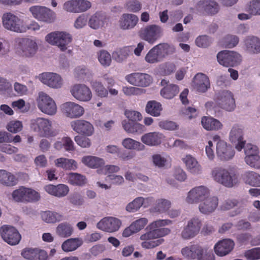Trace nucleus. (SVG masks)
Listing matches in <instances>:
<instances>
[{
  "instance_id": "nucleus-34",
  "label": "nucleus",
  "mask_w": 260,
  "mask_h": 260,
  "mask_svg": "<svg viewBox=\"0 0 260 260\" xmlns=\"http://www.w3.org/2000/svg\"><path fill=\"white\" fill-rule=\"evenodd\" d=\"M244 46L247 51L257 54L260 52V39L253 36L247 37L244 41Z\"/></svg>"
},
{
  "instance_id": "nucleus-1",
  "label": "nucleus",
  "mask_w": 260,
  "mask_h": 260,
  "mask_svg": "<svg viewBox=\"0 0 260 260\" xmlns=\"http://www.w3.org/2000/svg\"><path fill=\"white\" fill-rule=\"evenodd\" d=\"M172 223L169 219H158L149 223L146 227L147 232L141 235V240H154L169 235L171 230L164 228Z\"/></svg>"
},
{
  "instance_id": "nucleus-46",
  "label": "nucleus",
  "mask_w": 260,
  "mask_h": 260,
  "mask_svg": "<svg viewBox=\"0 0 260 260\" xmlns=\"http://www.w3.org/2000/svg\"><path fill=\"white\" fill-rule=\"evenodd\" d=\"M179 91V87L177 85L169 84L160 90V94L164 98L171 99L176 96Z\"/></svg>"
},
{
  "instance_id": "nucleus-2",
  "label": "nucleus",
  "mask_w": 260,
  "mask_h": 260,
  "mask_svg": "<svg viewBox=\"0 0 260 260\" xmlns=\"http://www.w3.org/2000/svg\"><path fill=\"white\" fill-rule=\"evenodd\" d=\"M174 49L167 43H160L152 48L146 54L145 60L149 63H156L162 60L169 54L172 53Z\"/></svg>"
},
{
  "instance_id": "nucleus-48",
  "label": "nucleus",
  "mask_w": 260,
  "mask_h": 260,
  "mask_svg": "<svg viewBox=\"0 0 260 260\" xmlns=\"http://www.w3.org/2000/svg\"><path fill=\"white\" fill-rule=\"evenodd\" d=\"M43 221L47 223H53L62 219V215L58 213L51 211H44L41 213Z\"/></svg>"
},
{
  "instance_id": "nucleus-62",
  "label": "nucleus",
  "mask_w": 260,
  "mask_h": 260,
  "mask_svg": "<svg viewBox=\"0 0 260 260\" xmlns=\"http://www.w3.org/2000/svg\"><path fill=\"white\" fill-rule=\"evenodd\" d=\"M126 8L129 11L136 13L141 9L142 5L138 0H129L126 4Z\"/></svg>"
},
{
  "instance_id": "nucleus-56",
  "label": "nucleus",
  "mask_w": 260,
  "mask_h": 260,
  "mask_svg": "<svg viewBox=\"0 0 260 260\" xmlns=\"http://www.w3.org/2000/svg\"><path fill=\"white\" fill-rule=\"evenodd\" d=\"M246 163L251 167L255 169H260V156L258 154L246 156L245 157Z\"/></svg>"
},
{
  "instance_id": "nucleus-60",
  "label": "nucleus",
  "mask_w": 260,
  "mask_h": 260,
  "mask_svg": "<svg viewBox=\"0 0 260 260\" xmlns=\"http://www.w3.org/2000/svg\"><path fill=\"white\" fill-rule=\"evenodd\" d=\"M129 54V51L128 48L124 47L114 53L113 56L117 61L121 62L127 58Z\"/></svg>"
},
{
  "instance_id": "nucleus-57",
  "label": "nucleus",
  "mask_w": 260,
  "mask_h": 260,
  "mask_svg": "<svg viewBox=\"0 0 260 260\" xmlns=\"http://www.w3.org/2000/svg\"><path fill=\"white\" fill-rule=\"evenodd\" d=\"M239 38L236 36L227 35L223 39V43L225 47L232 48L236 46L239 43Z\"/></svg>"
},
{
  "instance_id": "nucleus-24",
  "label": "nucleus",
  "mask_w": 260,
  "mask_h": 260,
  "mask_svg": "<svg viewBox=\"0 0 260 260\" xmlns=\"http://www.w3.org/2000/svg\"><path fill=\"white\" fill-rule=\"evenodd\" d=\"M40 79L44 84L54 88H60L62 84L61 78L56 73H43L40 75Z\"/></svg>"
},
{
  "instance_id": "nucleus-63",
  "label": "nucleus",
  "mask_w": 260,
  "mask_h": 260,
  "mask_svg": "<svg viewBox=\"0 0 260 260\" xmlns=\"http://www.w3.org/2000/svg\"><path fill=\"white\" fill-rule=\"evenodd\" d=\"M22 127V124L21 121H11L8 124L7 129L11 133H17L21 131Z\"/></svg>"
},
{
  "instance_id": "nucleus-55",
  "label": "nucleus",
  "mask_w": 260,
  "mask_h": 260,
  "mask_svg": "<svg viewBox=\"0 0 260 260\" xmlns=\"http://www.w3.org/2000/svg\"><path fill=\"white\" fill-rule=\"evenodd\" d=\"M92 87L99 96L101 98L107 96L108 91L101 82L97 81H93L92 83Z\"/></svg>"
},
{
  "instance_id": "nucleus-23",
  "label": "nucleus",
  "mask_w": 260,
  "mask_h": 260,
  "mask_svg": "<svg viewBox=\"0 0 260 260\" xmlns=\"http://www.w3.org/2000/svg\"><path fill=\"white\" fill-rule=\"evenodd\" d=\"M243 130L238 125H234L230 133V140L232 143L235 144V148L238 151H241L245 144L243 140Z\"/></svg>"
},
{
  "instance_id": "nucleus-3",
  "label": "nucleus",
  "mask_w": 260,
  "mask_h": 260,
  "mask_svg": "<svg viewBox=\"0 0 260 260\" xmlns=\"http://www.w3.org/2000/svg\"><path fill=\"white\" fill-rule=\"evenodd\" d=\"M30 128L43 137H53L58 134V132L52 129V122L48 119L38 117L31 120Z\"/></svg>"
},
{
  "instance_id": "nucleus-11",
  "label": "nucleus",
  "mask_w": 260,
  "mask_h": 260,
  "mask_svg": "<svg viewBox=\"0 0 260 260\" xmlns=\"http://www.w3.org/2000/svg\"><path fill=\"white\" fill-rule=\"evenodd\" d=\"M37 103L38 108L43 113L49 115L56 113L57 107L54 101L46 93L40 92L39 93Z\"/></svg>"
},
{
  "instance_id": "nucleus-22",
  "label": "nucleus",
  "mask_w": 260,
  "mask_h": 260,
  "mask_svg": "<svg viewBox=\"0 0 260 260\" xmlns=\"http://www.w3.org/2000/svg\"><path fill=\"white\" fill-rule=\"evenodd\" d=\"M199 13L203 15H214L219 11L218 4L211 1H200L196 6Z\"/></svg>"
},
{
  "instance_id": "nucleus-39",
  "label": "nucleus",
  "mask_w": 260,
  "mask_h": 260,
  "mask_svg": "<svg viewBox=\"0 0 260 260\" xmlns=\"http://www.w3.org/2000/svg\"><path fill=\"white\" fill-rule=\"evenodd\" d=\"M54 148L57 150L63 148L66 151L69 152L75 150L73 141L69 137H63L61 140L55 142Z\"/></svg>"
},
{
  "instance_id": "nucleus-21",
  "label": "nucleus",
  "mask_w": 260,
  "mask_h": 260,
  "mask_svg": "<svg viewBox=\"0 0 260 260\" xmlns=\"http://www.w3.org/2000/svg\"><path fill=\"white\" fill-rule=\"evenodd\" d=\"M216 153L221 160H229L233 158L235 151L232 147L224 141H219L216 145Z\"/></svg>"
},
{
  "instance_id": "nucleus-42",
  "label": "nucleus",
  "mask_w": 260,
  "mask_h": 260,
  "mask_svg": "<svg viewBox=\"0 0 260 260\" xmlns=\"http://www.w3.org/2000/svg\"><path fill=\"white\" fill-rule=\"evenodd\" d=\"M82 244V241L81 239L79 238H70L63 242L61 248L65 252H70L75 250Z\"/></svg>"
},
{
  "instance_id": "nucleus-26",
  "label": "nucleus",
  "mask_w": 260,
  "mask_h": 260,
  "mask_svg": "<svg viewBox=\"0 0 260 260\" xmlns=\"http://www.w3.org/2000/svg\"><path fill=\"white\" fill-rule=\"evenodd\" d=\"M22 256L29 260H48V254L39 248H26L21 252Z\"/></svg>"
},
{
  "instance_id": "nucleus-7",
  "label": "nucleus",
  "mask_w": 260,
  "mask_h": 260,
  "mask_svg": "<svg viewBox=\"0 0 260 260\" xmlns=\"http://www.w3.org/2000/svg\"><path fill=\"white\" fill-rule=\"evenodd\" d=\"M217 59L219 64L226 67L237 66L242 61V57L239 53L229 50H223L218 52Z\"/></svg>"
},
{
  "instance_id": "nucleus-9",
  "label": "nucleus",
  "mask_w": 260,
  "mask_h": 260,
  "mask_svg": "<svg viewBox=\"0 0 260 260\" xmlns=\"http://www.w3.org/2000/svg\"><path fill=\"white\" fill-rule=\"evenodd\" d=\"M162 28L157 25L151 24L141 28L139 36L141 39L151 44H154L162 35Z\"/></svg>"
},
{
  "instance_id": "nucleus-19",
  "label": "nucleus",
  "mask_w": 260,
  "mask_h": 260,
  "mask_svg": "<svg viewBox=\"0 0 260 260\" xmlns=\"http://www.w3.org/2000/svg\"><path fill=\"white\" fill-rule=\"evenodd\" d=\"M120 225L119 219L113 217H106L97 223V228L103 231L112 233L118 231Z\"/></svg>"
},
{
  "instance_id": "nucleus-64",
  "label": "nucleus",
  "mask_w": 260,
  "mask_h": 260,
  "mask_svg": "<svg viewBox=\"0 0 260 260\" xmlns=\"http://www.w3.org/2000/svg\"><path fill=\"white\" fill-rule=\"evenodd\" d=\"M148 220L147 218L145 217H142L135 220L131 224L135 230V231L138 233L144 229V228L148 223Z\"/></svg>"
},
{
  "instance_id": "nucleus-14",
  "label": "nucleus",
  "mask_w": 260,
  "mask_h": 260,
  "mask_svg": "<svg viewBox=\"0 0 260 260\" xmlns=\"http://www.w3.org/2000/svg\"><path fill=\"white\" fill-rule=\"evenodd\" d=\"M210 195L209 189L204 186L193 188L188 193L186 201L189 204L201 203Z\"/></svg>"
},
{
  "instance_id": "nucleus-61",
  "label": "nucleus",
  "mask_w": 260,
  "mask_h": 260,
  "mask_svg": "<svg viewBox=\"0 0 260 260\" xmlns=\"http://www.w3.org/2000/svg\"><path fill=\"white\" fill-rule=\"evenodd\" d=\"M239 202L236 199H229L223 201L220 206V209L223 211H226L234 208L238 206Z\"/></svg>"
},
{
  "instance_id": "nucleus-59",
  "label": "nucleus",
  "mask_w": 260,
  "mask_h": 260,
  "mask_svg": "<svg viewBox=\"0 0 260 260\" xmlns=\"http://www.w3.org/2000/svg\"><path fill=\"white\" fill-rule=\"evenodd\" d=\"M245 256L250 260H257L260 259V247L253 248L246 251Z\"/></svg>"
},
{
  "instance_id": "nucleus-44",
  "label": "nucleus",
  "mask_w": 260,
  "mask_h": 260,
  "mask_svg": "<svg viewBox=\"0 0 260 260\" xmlns=\"http://www.w3.org/2000/svg\"><path fill=\"white\" fill-rule=\"evenodd\" d=\"M24 46L22 47V51L26 56H31L34 55L37 50L36 43L29 39H25L22 41Z\"/></svg>"
},
{
  "instance_id": "nucleus-50",
  "label": "nucleus",
  "mask_w": 260,
  "mask_h": 260,
  "mask_svg": "<svg viewBox=\"0 0 260 260\" xmlns=\"http://www.w3.org/2000/svg\"><path fill=\"white\" fill-rule=\"evenodd\" d=\"M122 145L127 149L143 150L145 149V146L143 144L129 138L124 139L122 142Z\"/></svg>"
},
{
  "instance_id": "nucleus-5",
  "label": "nucleus",
  "mask_w": 260,
  "mask_h": 260,
  "mask_svg": "<svg viewBox=\"0 0 260 260\" xmlns=\"http://www.w3.org/2000/svg\"><path fill=\"white\" fill-rule=\"evenodd\" d=\"M2 23L4 28L8 30L19 33L26 31V27L23 25V21L12 13L3 14Z\"/></svg>"
},
{
  "instance_id": "nucleus-58",
  "label": "nucleus",
  "mask_w": 260,
  "mask_h": 260,
  "mask_svg": "<svg viewBox=\"0 0 260 260\" xmlns=\"http://www.w3.org/2000/svg\"><path fill=\"white\" fill-rule=\"evenodd\" d=\"M143 242L141 244L143 248L151 249L157 247L161 244L164 242L163 239H159L156 240H142Z\"/></svg>"
},
{
  "instance_id": "nucleus-31",
  "label": "nucleus",
  "mask_w": 260,
  "mask_h": 260,
  "mask_svg": "<svg viewBox=\"0 0 260 260\" xmlns=\"http://www.w3.org/2000/svg\"><path fill=\"white\" fill-rule=\"evenodd\" d=\"M204 253V248L198 244L186 246L181 249L182 255L187 258L194 259L198 258Z\"/></svg>"
},
{
  "instance_id": "nucleus-25",
  "label": "nucleus",
  "mask_w": 260,
  "mask_h": 260,
  "mask_svg": "<svg viewBox=\"0 0 260 260\" xmlns=\"http://www.w3.org/2000/svg\"><path fill=\"white\" fill-rule=\"evenodd\" d=\"M71 126L77 133L87 136H91L94 132L93 125L88 121L77 120L71 123Z\"/></svg>"
},
{
  "instance_id": "nucleus-35",
  "label": "nucleus",
  "mask_w": 260,
  "mask_h": 260,
  "mask_svg": "<svg viewBox=\"0 0 260 260\" xmlns=\"http://www.w3.org/2000/svg\"><path fill=\"white\" fill-rule=\"evenodd\" d=\"M138 17L133 14H123L119 20V25L123 29L134 28L138 23Z\"/></svg>"
},
{
  "instance_id": "nucleus-32",
  "label": "nucleus",
  "mask_w": 260,
  "mask_h": 260,
  "mask_svg": "<svg viewBox=\"0 0 260 260\" xmlns=\"http://www.w3.org/2000/svg\"><path fill=\"white\" fill-rule=\"evenodd\" d=\"M44 189L49 194L58 198L66 196L69 191V187L62 184L57 185L48 184L44 187Z\"/></svg>"
},
{
  "instance_id": "nucleus-36",
  "label": "nucleus",
  "mask_w": 260,
  "mask_h": 260,
  "mask_svg": "<svg viewBox=\"0 0 260 260\" xmlns=\"http://www.w3.org/2000/svg\"><path fill=\"white\" fill-rule=\"evenodd\" d=\"M201 123L203 127L207 131H218L221 129L222 123L217 119L210 116H204Z\"/></svg>"
},
{
  "instance_id": "nucleus-6",
  "label": "nucleus",
  "mask_w": 260,
  "mask_h": 260,
  "mask_svg": "<svg viewBox=\"0 0 260 260\" xmlns=\"http://www.w3.org/2000/svg\"><path fill=\"white\" fill-rule=\"evenodd\" d=\"M46 41L50 44L56 45L60 50L67 49V45L72 41L70 34L63 31H54L48 34L45 37Z\"/></svg>"
},
{
  "instance_id": "nucleus-20",
  "label": "nucleus",
  "mask_w": 260,
  "mask_h": 260,
  "mask_svg": "<svg viewBox=\"0 0 260 260\" xmlns=\"http://www.w3.org/2000/svg\"><path fill=\"white\" fill-rule=\"evenodd\" d=\"M72 95L77 100L87 102L91 100L92 93L88 87L84 84H76L71 90Z\"/></svg>"
},
{
  "instance_id": "nucleus-15",
  "label": "nucleus",
  "mask_w": 260,
  "mask_h": 260,
  "mask_svg": "<svg viewBox=\"0 0 260 260\" xmlns=\"http://www.w3.org/2000/svg\"><path fill=\"white\" fill-rule=\"evenodd\" d=\"M216 99L219 106L228 111H232L236 107L234 95L230 91L223 90L219 92L216 94Z\"/></svg>"
},
{
  "instance_id": "nucleus-18",
  "label": "nucleus",
  "mask_w": 260,
  "mask_h": 260,
  "mask_svg": "<svg viewBox=\"0 0 260 260\" xmlns=\"http://www.w3.org/2000/svg\"><path fill=\"white\" fill-rule=\"evenodd\" d=\"M61 110L67 117L71 118H78L82 116L84 113L83 107L72 102H68L63 104Z\"/></svg>"
},
{
  "instance_id": "nucleus-41",
  "label": "nucleus",
  "mask_w": 260,
  "mask_h": 260,
  "mask_svg": "<svg viewBox=\"0 0 260 260\" xmlns=\"http://www.w3.org/2000/svg\"><path fill=\"white\" fill-rule=\"evenodd\" d=\"M55 165L66 170H75L77 168V163L72 159L60 157L54 161Z\"/></svg>"
},
{
  "instance_id": "nucleus-16",
  "label": "nucleus",
  "mask_w": 260,
  "mask_h": 260,
  "mask_svg": "<svg viewBox=\"0 0 260 260\" xmlns=\"http://www.w3.org/2000/svg\"><path fill=\"white\" fill-rule=\"evenodd\" d=\"M125 80L134 86L147 87L152 82L153 78L149 74L137 72L126 76Z\"/></svg>"
},
{
  "instance_id": "nucleus-28",
  "label": "nucleus",
  "mask_w": 260,
  "mask_h": 260,
  "mask_svg": "<svg viewBox=\"0 0 260 260\" xmlns=\"http://www.w3.org/2000/svg\"><path fill=\"white\" fill-rule=\"evenodd\" d=\"M193 82L194 88L200 92H205L210 88L208 77L202 73H198L195 75Z\"/></svg>"
},
{
  "instance_id": "nucleus-53",
  "label": "nucleus",
  "mask_w": 260,
  "mask_h": 260,
  "mask_svg": "<svg viewBox=\"0 0 260 260\" xmlns=\"http://www.w3.org/2000/svg\"><path fill=\"white\" fill-rule=\"evenodd\" d=\"M246 11L252 15H260V0L250 1L246 7Z\"/></svg>"
},
{
  "instance_id": "nucleus-4",
  "label": "nucleus",
  "mask_w": 260,
  "mask_h": 260,
  "mask_svg": "<svg viewBox=\"0 0 260 260\" xmlns=\"http://www.w3.org/2000/svg\"><path fill=\"white\" fill-rule=\"evenodd\" d=\"M211 174L215 181L226 187H231L236 183L235 174L223 168H214L212 171Z\"/></svg>"
},
{
  "instance_id": "nucleus-33",
  "label": "nucleus",
  "mask_w": 260,
  "mask_h": 260,
  "mask_svg": "<svg viewBox=\"0 0 260 260\" xmlns=\"http://www.w3.org/2000/svg\"><path fill=\"white\" fill-rule=\"evenodd\" d=\"M152 200V198H136L126 206V210L129 212H135L138 211L143 205L144 207H147L153 201Z\"/></svg>"
},
{
  "instance_id": "nucleus-10",
  "label": "nucleus",
  "mask_w": 260,
  "mask_h": 260,
  "mask_svg": "<svg viewBox=\"0 0 260 260\" xmlns=\"http://www.w3.org/2000/svg\"><path fill=\"white\" fill-rule=\"evenodd\" d=\"M12 197L16 202L27 203L38 201L40 199V195L35 190L21 187L13 192Z\"/></svg>"
},
{
  "instance_id": "nucleus-13",
  "label": "nucleus",
  "mask_w": 260,
  "mask_h": 260,
  "mask_svg": "<svg viewBox=\"0 0 260 260\" xmlns=\"http://www.w3.org/2000/svg\"><path fill=\"white\" fill-rule=\"evenodd\" d=\"M0 234L3 240L11 245H15L20 242L21 236L14 227L8 225H3L0 228Z\"/></svg>"
},
{
  "instance_id": "nucleus-38",
  "label": "nucleus",
  "mask_w": 260,
  "mask_h": 260,
  "mask_svg": "<svg viewBox=\"0 0 260 260\" xmlns=\"http://www.w3.org/2000/svg\"><path fill=\"white\" fill-rule=\"evenodd\" d=\"M244 182L250 186L260 187V175L253 172H245L242 176Z\"/></svg>"
},
{
  "instance_id": "nucleus-43",
  "label": "nucleus",
  "mask_w": 260,
  "mask_h": 260,
  "mask_svg": "<svg viewBox=\"0 0 260 260\" xmlns=\"http://www.w3.org/2000/svg\"><path fill=\"white\" fill-rule=\"evenodd\" d=\"M73 232V226L67 222L59 224L56 229V234L61 238L69 237L72 235Z\"/></svg>"
},
{
  "instance_id": "nucleus-8",
  "label": "nucleus",
  "mask_w": 260,
  "mask_h": 260,
  "mask_svg": "<svg viewBox=\"0 0 260 260\" xmlns=\"http://www.w3.org/2000/svg\"><path fill=\"white\" fill-rule=\"evenodd\" d=\"M29 11L35 18L46 23L53 22L56 18L55 12L44 6H31L29 8Z\"/></svg>"
},
{
  "instance_id": "nucleus-54",
  "label": "nucleus",
  "mask_w": 260,
  "mask_h": 260,
  "mask_svg": "<svg viewBox=\"0 0 260 260\" xmlns=\"http://www.w3.org/2000/svg\"><path fill=\"white\" fill-rule=\"evenodd\" d=\"M98 58L101 64L104 67H108L111 63V55L105 50H101L98 54Z\"/></svg>"
},
{
  "instance_id": "nucleus-45",
  "label": "nucleus",
  "mask_w": 260,
  "mask_h": 260,
  "mask_svg": "<svg viewBox=\"0 0 260 260\" xmlns=\"http://www.w3.org/2000/svg\"><path fill=\"white\" fill-rule=\"evenodd\" d=\"M105 16L100 12H96L92 15L88 21V25L90 27L96 29L103 26Z\"/></svg>"
},
{
  "instance_id": "nucleus-40",
  "label": "nucleus",
  "mask_w": 260,
  "mask_h": 260,
  "mask_svg": "<svg viewBox=\"0 0 260 260\" xmlns=\"http://www.w3.org/2000/svg\"><path fill=\"white\" fill-rule=\"evenodd\" d=\"M0 183L7 186H12L16 184L17 179L11 173L0 170Z\"/></svg>"
},
{
  "instance_id": "nucleus-30",
  "label": "nucleus",
  "mask_w": 260,
  "mask_h": 260,
  "mask_svg": "<svg viewBox=\"0 0 260 260\" xmlns=\"http://www.w3.org/2000/svg\"><path fill=\"white\" fill-rule=\"evenodd\" d=\"M164 139V135L159 132H150L141 137V141L145 145L149 146L159 145Z\"/></svg>"
},
{
  "instance_id": "nucleus-12",
  "label": "nucleus",
  "mask_w": 260,
  "mask_h": 260,
  "mask_svg": "<svg viewBox=\"0 0 260 260\" xmlns=\"http://www.w3.org/2000/svg\"><path fill=\"white\" fill-rule=\"evenodd\" d=\"M92 6L88 0H69L63 5V9L68 12L81 13L87 11Z\"/></svg>"
},
{
  "instance_id": "nucleus-29",
  "label": "nucleus",
  "mask_w": 260,
  "mask_h": 260,
  "mask_svg": "<svg viewBox=\"0 0 260 260\" xmlns=\"http://www.w3.org/2000/svg\"><path fill=\"white\" fill-rule=\"evenodd\" d=\"M234 242L226 239L219 241L214 246V251L217 255L223 256L229 254L234 248Z\"/></svg>"
},
{
  "instance_id": "nucleus-47",
  "label": "nucleus",
  "mask_w": 260,
  "mask_h": 260,
  "mask_svg": "<svg viewBox=\"0 0 260 260\" xmlns=\"http://www.w3.org/2000/svg\"><path fill=\"white\" fill-rule=\"evenodd\" d=\"M82 162L86 166L92 168H100L105 164L103 159L92 156L83 157Z\"/></svg>"
},
{
  "instance_id": "nucleus-52",
  "label": "nucleus",
  "mask_w": 260,
  "mask_h": 260,
  "mask_svg": "<svg viewBox=\"0 0 260 260\" xmlns=\"http://www.w3.org/2000/svg\"><path fill=\"white\" fill-rule=\"evenodd\" d=\"M68 182L72 185L82 186L86 183V178L79 174L71 173L69 174Z\"/></svg>"
},
{
  "instance_id": "nucleus-17",
  "label": "nucleus",
  "mask_w": 260,
  "mask_h": 260,
  "mask_svg": "<svg viewBox=\"0 0 260 260\" xmlns=\"http://www.w3.org/2000/svg\"><path fill=\"white\" fill-rule=\"evenodd\" d=\"M201 225V222L198 218H191L181 232L182 238L185 240L193 238L199 233Z\"/></svg>"
},
{
  "instance_id": "nucleus-27",
  "label": "nucleus",
  "mask_w": 260,
  "mask_h": 260,
  "mask_svg": "<svg viewBox=\"0 0 260 260\" xmlns=\"http://www.w3.org/2000/svg\"><path fill=\"white\" fill-rule=\"evenodd\" d=\"M218 205V199L216 197H209L205 199L199 205L200 211L204 214L213 212Z\"/></svg>"
},
{
  "instance_id": "nucleus-37",
  "label": "nucleus",
  "mask_w": 260,
  "mask_h": 260,
  "mask_svg": "<svg viewBox=\"0 0 260 260\" xmlns=\"http://www.w3.org/2000/svg\"><path fill=\"white\" fill-rule=\"evenodd\" d=\"M187 169L192 174H198L201 172L202 168L195 158L190 155H187L183 158Z\"/></svg>"
},
{
  "instance_id": "nucleus-51",
  "label": "nucleus",
  "mask_w": 260,
  "mask_h": 260,
  "mask_svg": "<svg viewBox=\"0 0 260 260\" xmlns=\"http://www.w3.org/2000/svg\"><path fill=\"white\" fill-rule=\"evenodd\" d=\"M171 205V203L170 201L165 199H159L156 201L152 210L160 213H165L168 211Z\"/></svg>"
},
{
  "instance_id": "nucleus-49",
  "label": "nucleus",
  "mask_w": 260,
  "mask_h": 260,
  "mask_svg": "<svg viewBox=\"0 0 260 260\" xmlns=\"http://www.w3.org/2000/svg\"><path fill=\"white\" fill-rule=\"evenodd\" d=\"M145 110L148 114L157 117L160 114L162 110L161 105L155 101H149L146 105Z\"/></svg>"
}]
</instances>
